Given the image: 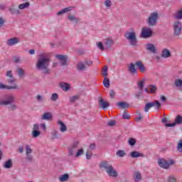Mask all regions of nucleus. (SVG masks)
I'll return each instance as SVG.
<instances>
[{"instance_id":"obj_46","label":"nucleus","mask_w":182,"mask_h":182,"mask_svg":"<svg viewBox=\"0 0 182 182\" xmlns=\"http://www.w3.org/2000/svg\"><path fill=\"white\" fill-rule=\"evenodd\" d=\"M15 82H16V79H15V77L9 78L6 80V82L9 85H12V86H14V83H15Z\"/></svg>"},{"instance_id":"obj_33","label":"nucleus","mask_w":182,"mask_h":182,"mask_svg":"<svg viewBox=\"0 0 182 182\" xmlns=\"http://www.w3.org/2000/svg\"><path fill=\"white\" fill-rule=\"evenodd\" d=\"M4 168H11L12 167V159H9L4 162Z\"/></svg>"},{"instance_id":"obj_63","label":"nucleus","mask_w":182,"mask_h":182,"mask_svg":"<svg viewBox=\"0 0 182 182\" xmlns=\"http://www.w3.org/2000/svg\"><path fill=\"white\" fill-rule=\"evenodd\" d=\"M26 156H27L26 159L28 160V161L32 162L33 160V156H32V155L31 154H28Z\"/></svg>"},{"instance_id":"obj_2","label":"nucleus","mask_w":182,"mask_h":182,"mask_svg":"<svg viewBox=\"0 0 182 182\" xmlns=\"http://www.w3.org/2000/svg\"><path fill=\"white\" fill-rule=\"evenodd\" d=\"M100 168H104V170L105 171L107 174L109 176V177H113V178H116L119 176L117 171L114 169L113 166L109 164L107 161H102L100 164Z\"/></svg>"},{"instance_id":"obj_40","label":"nucleus","mask_w":182,"mask_h":182,"mask_svg":"<svg viewBox=\"0 0 182 182\" xmlns=\"http://www.w3.org/2000/svg\"><path fill=\"white\" fill-rule=\"evenodd\" d=\"M103 85L105 87H109L110 86V80L109 78L105 77L104 80H103Z\"/></svg>"},{"instance_id":"obj_59","label":"nucleus","mask_w":182,"mask_h":182,"mask_svg":"<svg viewBox=\"0 0 182 182\" xmlns=\"http://www.w3.org/2000/svg\"><path fill=\"white\" fill-rule=\"evenodd\" d=\"M6 76H7V77L13 78L14 75L12 74V70L7 71V73H6Z\"/></svg>"},{"instance_id":"obj_32","label":"nucleus","mask_w":182,"mask_h":182,"mask_svg":"<svg viewBox=\"0 0 182 182\" xmlns=\"http://www.w3.org/2000/svg\"><path fill=\"white\" fill-rule=\"evenodd\" d=\"M134 178L136 182L140 181L141 180V173L139 171L135 172L134 174Z\"/></svg>"},{"instance_id":"obj_17","label":"nucleus","mask_w":182,"mask_h":182,"mask_svg":"<svg viewBox=\"0 0 182 182\" xmlns=\"http://www.w3.org/2000/svg\"><path fill=\"white\" fill-rule=\"evenodd\" d=\"M59 86L64 92H68V90H70V85L69 83L62 82H60Z\"/></svg>"},{"instance_id":"obj_50","label":"nucleus","mask_w":182,"mask_h":182,"mask_svg":"<svg viewBox=\"0 0 182 182\" xmlns=\"http://www.w3.org/2000/svg\"><path fill=\"white\" fill-rule=\"evenodd\" d=\"M168 182H177V179L174 176L171 175L168 177Z\"/></svg>"},{"instance_id":"obj_9","label":"nucleus","mask_w":182,"mask_h":182,"mask_svg":"<svg viewBox=\"0 0 182 182\" xmlns=\"http://www.w3.org/2000/svg\"><path fill=\"white\" fill-rule=\"evenodd\" d=\"M182 23L181 21H175L173 23V32L175 36H178L181 33Z\"/></svg>"},{"instance_id":"obj_6","label":"nucleus","mask_w":182,"mask_h":182,"mask_svg":"<svg viewBox=\"0 0 182 182\" xmlns=\"http://www.w3.org/2000/svg\"><path fill=\"white\" fill-rule=\"evenodd\" d=\"M154 106L156 109H160V107H161V104L159 101L149 102L145 105L144 112L147 113V112H149L151 107H154Z\"/></svg>"},{"instance_id":"obj_61","label":"nucleus","mask_w":182,"mask_h":182,"mask_svg":"<svg viewBox=\"0 0 182 182\" xmlns=\"http://www.w3.org/2000/svg\"><path fill=\"white\" fill-rule=\"evenodd\" d=\"M108 126H109L110 127H113V126H114V124H116V121L114 120H110L107 123Z\"/></svg>"},{"instance_id":"obj_26","label":"nucleus","mask_w":182,"mask_h":182,"mask_svg":"<svg viewBox=\"0 0 182 182\" xmlns=\"http://www.w3.org/2000/svg\"><path fill=\"white\" fill-rule=\"evenodd\" d=\"M72 9H73V6L65 8L63 10L58 11L57 13V15H58V16H59L60 15H63V14H66V12H70V11H72Z\"/></svg>"},{"instance_id":"obj_3","label":"nucleus","mask_w":182,"mask_h":182,"mask_svg":"<svg viewBox=\"0 0 182 182\" xmlns=\"http://www.w3.org/2000/svg\"><path fill=\"white\" fill-rule=\"evenodd\" d=\"M124 37L126 39L129 41V44L131 46H137V37L136 36V32H127L125 33Z\"/></svg>"},{"instance_id":"obj_12","label":"nucleus","mask_w":182,"mask_h":182,"mask_svg":"<svg viewBox=\"0 0 182 182\" xmlns=\"http://www.w3.org/2000/svg\"><path fill=\"white\" fill-rule=\"evenodd\" d=\"M31 134L33 139H36V137H39V136H41V132L39 131V125H38V124H35L33 125Z\"/></svg>"},{"instance_id":"obj_20","label":"nucleus","mask_w":182,"mask_h":182,"mask_svg":"<svg viewBox=\"0 0 182 182\" xmlns=\"http://www.w3.org/2000/svg\"><path fill=\"white\" fill-rule=\"evenodd\" d=\"M129 156L132 158V159H137L138 157H144V154H141V153H139V151H132L129 154Z\"/></svg>"},{"instance_id":"obj_22","label":"nucleus","mask_w":182,"mask_h":182,"mask_svg":"<svg viewBox=\"0 0 182 182\" xmlns=\"http://www.w3.org/2000/svg\"><path fill=\"white\" fill-rule=\"evenodd\" d=\"M146 49L151 52V53H156V46L154 44L148 43L146 46Z\"/></svg>"},{"instance_id":"obj_27","label":"nucleus","mask_w":182,"mask_h":182,"mask_svg":"<svg viewBox=\"0 0 182 182\" xmlns=\"http://www.w3.org/2000/svg\"><path fill=\"white\" fill-rule=\"evenodd\" d=\"M128 70L132 75H134L135 73H136L137 70H136V66L134 65V63H132L130 64V65L128 68Z\"/></svg>"},{"instance_id":"obj_21","label":"nucleus","mask_w":182,"mask_h":182,"mask_svg":"<svg viewBox=\"0 0 182 182\" xmlns=\"http://www.w3.org/2000/svg\"><path fill=\"white\" fill-rule=\"evenodd\" d=\"M57 124H59L60 131L62 133H65V132L68 131V127H66V125L65 124V123L59 120V121H58Z\"/></svg>"},{"instance_id":"obj_5","label":"nucleus","mask_w":182,"mask_h":182,"mask_svg":"<svg viewBox=\"0 0 182 182\" xmlns=\"http://www.w3.org/2000/svg\"><path fill=\"white\" fill-rule=\"evenodd\" d=\"M4 100H0V106H8L15 102V97L13 95H6Z\"/></svg>"},{"instance_id":"obj_49","label":"nucleus","mask_w":182,"mask_h":182,"mask_svg":"<svg viewBox=\"0 0 182 182\" xmlns=\"http://www.w3.org/2000/svg\"><path fill=\"white\" fill-rule=\"evenodd\" d=\"M32 154V149L29 145H26V155Z\"/></svg>"},{"instance_id":"obj_60","label":"nucleus","mask_w":182,"mask_h":182,"mask_svg":"<svg viewBox=\"0 0 182 182\" xmlns=\"http://www.w3.org/2000/svg\"><path fill=\"white\" fill-rule=\"evenodd\" d=\"M52 136L53 139H58V137H59V134L58 133V132L54 131L52 132Z\"/></svg>"},{"instance_id":"obj_4","label":"nucleus","mask_w":182,"mask_h":182,"mask_svg":"<svg viewBox=\"0 0 182 182\" xmlns=\"http://www.w3.org/2000/svg\"><path fill=\"white\" fill-rule=\"evenodd\" d=\"M157 19H159V13H151L147 18L146 23H148L149 26H156L157 25Z\"/></svg>"},{"instance_id":"obj_24","label":"nucleus","mask_w":182,"mask_h":182,"mask_svg":"<svg viewBox=\"0 0 182 182\" xmlns=\"http://www.w3.org/2000/svg\"><path fill=\"white\" fill-rule=\"evenodd\" d=\"M117 106L119 107V109H127V107H129L130 105H129V103L126 102H118L117 103Z\"/></svg>"},{"instance_id":"obj_36","label":"nucleus","mask_w":182,"mask_h":182,"mask_svg":"<svg viewBox=\"0 0 182 182\" xmlns=\"http://www.w3.org/2000/svg\"><path fill=\"white\" fill-rule=\"evenodd\" d=\"M60 181H68L69 180V174L65 173L62 175L60 178H59Z\"/></svg>"},{"instance_id":"obj_28","label":"nucleus","mask_w":182,"mask_h":182,"mask_svg":"<svg viewBox=\"0 0 182 182\" xmlns=\"http://www.w3.org/2000/svg\"><path fill=\"white\" fill-rule=\"evenodd\" d=\"M9 11L11 15H20L21 14V11L19 9H16L14 7H10L9 9Z\"/></svg>"},{"instance_id":"obj_48","label":"nucleus","mask_w":182,"mask_h":182,"mask_svg":"<svg viewBox=\"0 0 182 182\" xmlns=\"http://www.w3.org/2000/svg\"><path fill=\"white\" fill-rule=\"evenodd\" d=\"M177 150L179 151V153H182V139H181L178 143Z\"/></svg>"},{"instance_id":"obj_54","label":"nucleus","mask_w":182,"mask_h":182,"mask_svg":"<svg viewBox=\"0 0 182 182\" xmlns=\"http://www.w3.org/2000/svg\"><path fill=\"white\" fill-rule=\"evenodd\" d=\"M105 5L107 8H110V6H112V1L110 0H106L105 1Z\"/></svg>"},{"instance_id":"obj_15","label":"nucleus","mask_w":182,"mask_h":182,"mask_svg":"<svg viewBox=\"0 0 182 182\" xmlns=\"http://www.w3.org/2000/svg\"><path fill=\"white\" fill-rule=\"evenodd\" d=\"M4 89H7V90L18 89V85L14 84L13 85H5L3 83H0V90Z\"/></svg>"},{"instance_id":"obj_64","label":"nucleus","mask_w":182,"mask_h":182,"mask_svg":"<svg viewBox=\"0 0 182 182\" xmlns=\"http://www.w3.org/2000/svg\"><path fill=\"white\" fill-rule=\"evenodd\" d=\"M85 63L87 65V66H92V65H93V61L86 60Z\"/></svg>"},{"instance_id":"obj_56","label":"nucleus","mask_w":182,"mask_h":182,"mask_svg":"<svg viewBox=\"0 0 182 182\" xmlns=\"http://www.w3.org/2000/svg\"><path fill=\"white\" fill-rule=\"evenodd\" d=\"M18 109V107L16 105H11L9 107V110H11L14 112V110H16Z\"/></svg>"},{"instance_id":"obj_31","label":"nucleus","mask_w":182,"mask_h":182,"mask_svg":"<svg viewBox=\"0 0 182 182\" xmlns=\"http://www.w3.org/2000/svg\"><path fill=\"white\" fill-rule=\"evenodd\" d=\"M77 70L82 71V70H86V65L83 63H79L77 65Z\"/></svg>"},{"instance_id":"obj_51","label":"nucleus","mask_w":182,"mask_h":182,"mask_svg":"<svg viewBox=\"0 0 182 182\" xmlns=\"http://www.w3.org/2000/svg\"><path fill=\"white\" fill-rule=\"evenodd\" d=\"M14 63H21L22 58L15 56L14 57Z\"/></svg>"},{"instance_id":"obj_29","label":"nucleus","mask_w":182,"mask_h":182,"mask_svg":"<svg viewBox=\"0 0 182 182\" xmlns=\"http://www.w3.org/2000/svg\"><path fill=\"white\" fill-rule=\"evenodd\" d=\"M68 21H70L71 22H75V23H78L80 19L79 18H77L75 16V15H70L68 16Z\"/></svg>"},{"instance_id":"obj_44","label":"nucleus","mask_w":182,"mask_h":182,"mask_svg":"<svg viewBox=\"0 0 182 182\" xmlns=\"http://www.w3.org/2000/svg\"><path fill=\"white\" fill-rule=\"evenodd\" d=\"M77 153H75V157H80V156H82V154H83V153H85V151L83 150V148H81L80 149L77 150V151H76Z\"/></svg>"},{"instance_id":"obj_16","label":"nucleus","mask_w":182,"mask_h":182,"mask_svg":"<svg viewBox=\"0 0 182 182\" xmlns=\"http://www.w3.org/2000/svg\"><path fill=\"white\" fill-rule=\"evenodd\" d=\"M99 105L102 109H107V107H109V106H110V104L105 101V100H103V98L102 97L99 98Z\"/></svg>"},{"instance_id":"obj_53","label":"nucleus","mask_w":182,"mask_h":182,"mask_svg":"<svg viewBox=\"0 0 182 182\" xmlns=\"http://www.w3.org/2000/svg\"><path fill=\"white\" fill-rule=\"evenodd\" d=\"M103 73L102 76L105 77H107V65H105V68L102 69Z\"/></svg>"},{"instance_id":"obj_25","label":"nucleus","mask_w":182,"mask_h":182,"mask_svg":"<svg viewBox=\"0 0 182 182\" xmlns=\"http://www.w3.org/2000/svg\"><path fill=\"white\" fill-rule=\"evenodd\" d=\"M144 90L146 93H156V90H157V87L154 85H149V88H145Z\"/></svg>"},{"instance_id":"obj_13","label":"nucleus","mask_w":182,"mask_h":182,"mask_svg":"<svg viewBox=\"0 0 182 182\" xmlns=\"http://www.w3.org/2000/svg\"><path fill=\"white\" fill-rule=\"evenodd\" d=\"M19 38L14 37L7 40L6 45H8V46H14V45H16V43H19Z\"/></svg>"},{"instance_id":"obj_30","label":"nucleus","mask_w":182,"mask_h":182,"mask_svg":"<svg viewBox=\"0 0 182 182\" xmlns=\"http://www.w3.org/2000/svg\"><path fill=\"white\" fill-rule=\"evenodd\" d=\"M31 6V3L25 2L18 5V9H26Z\"/></svg>"},{"instance_id":"obj_7","label":"nucleus","mask_w":182,"mask_h":182,"mask_svg":"<svg viewBox=\"0 0 182 182\" xmlns=\"http://www.w3.org/2000/svg\"><path fill=\"white\" fill-rule=\"evenodd\" d=\"M158 164L162 168H168V167H170V166H173V164H174V161L173 159H171L169 161H167L163 159H159Z\"/></svg>"},{"instance_id":"obj_23","label":"nucleus","mask_w":182,"mask_h":182,"mask_svg":"<svg viewBox=\"0 0 182 182\" xmlns=\"http://www.w3.org/2000/svg\"><path fill=\"white\" fill-rule=\"evenodd\" d=\"M170 56H171V53L170 52V50L164 48L161 52V57L167 59V58H170Z\"/></svg>"},{"instance_id":"obj_62","label":"nucleus","mask_w":182,"mask_h":182,"mask_svg":"<svg viewBox=\"0 0 182 182\" xmlns=\"http://www.w3.org/2000/svg\"><path fill=\"white\" fill-rule=\"evenodd\" d=\"M5 25V19L3 17H0V28H2Z\"/></svg>"},{"instance_id":"obj_11","label":"nucleus","mask_w":182,"mask_h":182,"mask_svg":"<svg viewBox=\"0 0 182 182\" xmlns=\"http://www.w3.org/2000/svg\"><path fill=\"white\" fill-rule=\"evenodd\" d=\"M153 35V31L151 28L145 27L142 29L141 31V38H150Z\"/></svg>"},{"instance_id":"obj_8","label":"nucleus","mask_w":182,"mask_h":182,"mask_svg":"<svg viewBox=\"0 0 182 182\" xmlns=\"http://www.w3.org/2000/svg\"><path fill=\"white\" fill-rule=\"evenodd\" d=\"M77 147H79V141H75L68 147V156H71L76 154Z\"/></svg>"},{"instance_id":"obj_19","label":"nucleus","mask_w":182,"mask_h":182,"mask_svg":"<svg viewBox=\"0 0 182 182\" xmlns=\"http://www.w3.org/2000/svg\"><path fill=\"white\" fill-rule=\"evenodd\" d=\"M104 45L106 46V48L107 49L112 48V46H113V45H114V41H113L112 39L110 38H106L104 41Z\"/></svg>"},{"instance_id":"obj_52","label":"nucleus","mask_w":182,"mask_h":182,"mask_svg":"<svg viewBox=\"0 0 182 182\" xmlns=\"http://www.w3.org/2000/svg\"><path fill=\"white\" fill-rule=\"evenodd\" d=\"M122 119H124V120H127L130 119V116H129V114H127V112L124 111V113L122 114Z\"/></svg>"},{"instance_id":"obj_45","label":"nucleus","mask_w":182,"mask_h":182,"mask_svg":"<svg viewBox=\"0 0 182 182\" xmlns=\"http://www.w3.org/2000/svg\"><path fill=\"white\" fill-rule=\"evenodd\" d=\"M58 99H59V95L56 93H53L50 97V100H52V102H56Z\"/></svg>"},{"instance_id":"obj_43","label":"nucleus","mask_w":182,"mask_h":182,"mask_svg":"<svg viewBox=\"0 0 182 182\" xmlns=\"http://www.w3.org/2000/svg\"><path fill=\"white\" fill-rule=\"evenodd\" d=\"M116 154L118 157H124V156H126V152L124 150H118Z\"/></svg>"},{"instance_id":"obj_34","label":"nucleus","mask_w":182,"mask_h":182,"mask_svg":"<svg viewBox=\"0 0 182 182\" xmlns=\"http://www.w3.org/2000/svg\"><path fill=\"white\" fill-rule=\"evenodd\" d=\"M79 99H80V96L77 95H74L73 97H70L69 100H70V103H75V102L79 100Z\"/></svg>"},{"instance_id":"obj_37","label":"nucleus","mask_w":182,"mask_h":182,"mask_svg":"<svg viewBox=\"0 0 182 182\" xmlns=\"http://www.w3.org/2000/svg\"><path fill=\"white\" fill-rule=\"evenodd\" d=\"M175 19H182V9L177 11V13L174 15Z\"/></svg>"},{"instance_id":"obj_38","label":"nucleus","mask_w":182,"mask_h":182,"mask_svg":"<svg viewBox=\"0 0 182 182\" xmlns=\"http://www.w3.org/2000/svg\"><path fill=\"white\" fill-rule=\"evenodd\" d=\"M136 143H137V141L134 138H129L128 139V144L132 147H133V146H134Z\"/></svg>"},{"instance_id":"obj_18","label":"nucleus","mask_w":182,"mask_h":182,"mask_svg":"<svg viewBox=\"0 0 182 182\" xmlns=\"http://www.w3.org/2000/svg\"><path fill=\"white\" fill-rule=\"evenodd\" d=\"M53 118V115L48 112H45L41 117V120H52V119Z\"/></svg>"},{"instance_id":"obj_47","label":"nucleus","mask_w":182,"mask_h":182,"mask_svg":"<svg viewBox=\"0 0 182 182\" xmlns=\"http://www.w3.org/2000/svg\"><path fill=\"white\" fill-rule=\"evenodd\" d=\"M18 75L19 77H22L23 76H24L25 71L23 70V69H22L21 68H18Z\"/></svg>"},{"instance_id":"obj_35","label":"nucleus","mask_w":182,"mask_h":182,"mask_svg":"<svg viewBox=\"0 0 182 182\" xmlns=\"http://www.w3.org/2000/svg\"><path fill=\"white\" fill-rule=\"evenodd\" d=\"M175 124H182V116L181 115H177L175 118L174 121Z\"/></svg>"},{"instance_id":"obj_58","label":"nucleus","mask_w":182,"mask_h":182,"mask_svg":"<svg viewBox=\"0 0 182 182\" xmlns=\"http://www.w3.org/2000/svg\"><path fill=\"white\" fill-rule=\"evenodd\" d=\"M86 157L87 160H90L92 159V152H90L89 150L86 152Z\"/></svg>"},{"instance_id":"obj_14","label":"nucleus","mask_w":182,"mask_h":182,"mask_svg":"<svg viewBox=\"0 0 182 182\" xmlns=\"http://www.w3.org/2000/svg\"><path fill=\"white\" fill-rule=\"evenodd\" d=\"M135 65L138 68V70H139V72H141V73H144V72H146V67H144V65L143 64V63L141 61H140V60L136 61L135 63Z\"/></svg>"},{"instance_id":"obj_41","label":"nucleus","mask_w":182,"mask_h":182,"mask_svg":"<svg viewBox=\"0 0 182 182\" xmlns=\"http://www.w3.org/2000/svg\"><path fill=\"white\" fill-rule=\"evenodd\" d=\"M36 99L38 103H42L43 102H45V97L41 95H37L36 97Z\"/></svg>"},{"instance_id":"obj_1","label":"nucleus","mask_w":182,"mask_h":182,"mask_svg":"<svg viewBox=\"0 0 182 182\" xmlns=\"http://www.w3.org/2000/svg\"><path fill=\"white\" fill-rule=\"evenodd\" d=\"M50 65V58L46 56V54H40L36 63L37 70L41 72L43 75H50L51 71L50 69H49Z\"/></svg>"},{"instance_id":"obj_42","label":"nucleus","mask_w":182,"mask_h":182,"mask_svg":"<svg viewBox=\"0 0 182 182\" xmlns=\"http://www.w3.org/2000/svg\"><path fill=\"white\" fill-rule=\"evenodd\" d=\"M144 82H146V80L144 78L138 82V87L139 90H143V87H144Z\"/></svg>"},{"instance_id":"obj_57","label":"nucleus","mask_w":182,"mask_h":182,"mask_svg":"<svg viewBox=\"0 0 182 182\" xmlns=\"http://www.w3.org/2000/svg\"><path fill=\"white\" fill-rule=\"evenodd\" d=\"M97 48H99L100 50H105V47L103 46V43H102V42L97 43Z\"/></svg>"},{"instance_id":"obj_55","label":"nucleus","mask_w":182,"mask_h":182,"mask_svg":"<svg viewBox=\"0 0 182 182\" xmlns=\"http://www.w3.org/2000/svg\"><path fill=\"white\" fill-rule=\"evenodd\" d=\"M109 96H110L111 99H114V97L116 96V92H114V90H111L109 91Z\"/></svg>"},{"instance_id":"obj_10","label":"nucleus","mask_w":182,"mask_h":182,"mask_svg":"<svg viewBox=\"0 0 182 182\" xmlns=\"http://www.w3.org/2000/svg\"><path fill=\"white\" fill-rule=\"evenodd\" d=\"M55 58L60 60V64L61 66H66L68 65V55L57 54Z\"/></svg>"},{"instance_id":"obj_39","label":"nucleus","mask_w":182,"mask_h":182,"mask_svg":"<svg viewBox=\"0 0 182 182\" xmlns=\"http://www.w3.org/2000/svg\"><path fill=\"white\" fill-rule=\"evenodd\" d=\"M174 85L176 86V87H182V80L181 79L175 80Z\"/></svg>"}]
</instances>
